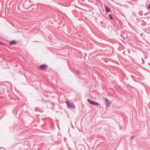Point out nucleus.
<instances>
[{"mask_svg": "<svg viewBox=\"0 0 150 150\" xmlns=\"http://www.w3.org/2000/svg\"><path fill=\"white\" fill-rule=\"evenodd\" d=\"M66 103L68 108L71 109H74L75 108V106L73 103H70L68 100L66 101Z\"/></svg>", "mask_w": 150, "mask_h": 150, "instance_id": "1", "label": "nucleus"}, {"mask_svg": "<svg viewBox=\"0 0 150 150\" xmlns=\"http://www.w3.org/2000/svg\"><path fill=\"white\" fill-rule=\"evenodd\" d=\"M88 102L90 104L93 105H99L100 104L98 103L91 100L89 99H87Z\"/></svg>", "mask_w": 150, "mask_h": 150, "instance_id": "2", "label": "nucleus"}, {"mask_svg": "<svg viewBox=\"0 0 150 150\" xmlns=\"http://www.w3.org/2000/svg\"><path fill=\"white\" fill-rule=\"evenodd\" d=\"M47 67V66L45 64H43L40 66L39 67L42 69L44 70L46 69Z\"/></svg>", "mask_w": 150, "mask_h": 150, "instance_id": "3", "label": "nucleus"}, {"mask_svg": "<svg viewBox=\"0 0 150 150\" xmlns=\"http://www.w3.org/2000/svg\"><path fill=\"white\" fill-rule=\"evenodd\" d=\"M105 101L108 105H110L111 104L110 102L109 101V100L107 98L105 99Z\"/></svg>", "mask_w": 150, "mask_h": 150, "instance_id": "4", "label": "nucleus"}, {"mask_svg": "<svg viewBox=\"0 0 150 150\" xmlns=\"http://www.w3.org/2000/svg\"><path fill=\"white\" fill-rule=\"evenodd\" d=\"M105 11L106 12H110V9L109 7H108L106 6H105Z\"/></svg>", "mask_w": 150, "mask_h": 150, "instance_id": "5", "label": "nucleus"}, {"mask_svg": "<svg viewBox=\"0 0 150 150\" xmlns=\"http://www.w3.org/2000/svg\"><path fill=\"white\" fill-rule=\"evenodd\" d=\"M16 41L15 40H12L10 42V43L11 45H14L16 44Z\"/></svg>", "mask_w": 150, "mask_h": 150, "instance_id": "6", "label": "nucleus"}, {"mask_svg": "<svg viewBox=\"0 0 150 150\" xmlns=\"http://www.w3.org/2000/svg\"><path fill=\"white\" fill-rule=\"evenodd\" d=\"M147 6L146 7L147 8V9H150V4H147Z\"/></svg>", "mask_w": 150, "mask_h": 150, "instance_id": "7", "label": "nucleus"}, {"mask_svg": "<svg viewBox=\"0 0 150 150\" xmlns=\"http://www.w3.org/2000/svg\"><path fill=\"white\" fill-rule=\"evenodd\" d=\"M109 17L111 20H112L113 19L112 16L111 14H110L109 15Z\"/></svg>", "mask_w": 150, "mask_h": 150, "instance_id": "8", "label": "nucleus"}, {"mask_svg": "<svg viewBox=\"0 0 150 150\" xmlns=\"http://www.w3.org/2000/svg\"><path fill=\"white\" fill-rule=\"evenodd\" d=\"M76 73L78 74H80V72L79 71H77Z\"/></svg>", "mask_w": 150, "mask_h": 150, "instance_id": "9", "label": "nucleus"}, {"mask_svg": "<svg viewBox=\"0 0 150 150\" xmlns=\"http://www.w3.org/2000/svg\"><path fill=\"white\" fill-rule=\"evenodd\" d=\"M142 61H143V63L144 64V59H143V58H142Z\"/></svg>", "mask_w": 150, "mask_h": 150, "instance_id": "10", "label": "nucleus"}, {"mask_svg": "<svg viewBox=\"0 0 150 150\" xmlns=\"http://www.w3.org/2000/svg\"><path fill=\"white\" fill-rule=\"evenodd\" d=\"M149 64V65H150V64Z\"/></svg>", "mask_w": 150, "mask_h": 150, "instance_id": "11", "label": "nucleus"}]
</instances>
